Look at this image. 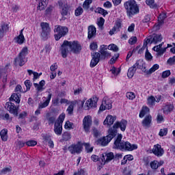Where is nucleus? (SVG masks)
I'll return each mask as SVG.
<instances>
[{"label":"nucleus","instance_id":"obj_44","mask_svg":"<svg viewBox=\"0 0 175 175\" xmlns=\"http://www.w3.org/2000/svg\"><path fill=\"white\" fill-rule=\"evenodd\" d=\"M107 49H108V50H111L112 51H114L115 53L118 51V46L114 44H109V46L107 47Z\"/></svg>","mask_w":175,"mask_h":175},{"label":"nucleus","instance_id":"obj_11","mask_svg":"<svg viewBox=\"0 0 175 175\" xmlns=\"http://www.w3.org/2000/svg\"><path fill=\"white\" fill-rule=\"evenodd\" d=\"M92 125V119L91 118V116H85L83 120V126L86 133H88V132H90V129H91Z\"/></svg>","mask_w":175,"mask_h":175},{"label":"nucleus","instance_id":"obj_15","mask_svg":"<svg viewBox=\"0 0 175 175\" xmlns=\"http://www.w3.org/2000/svg\"><path fill=\"white\" fill-rule=\"evenodd\" d=\"M107 46L106 45H101L100 47V53L103 59H106V58H110L111 57V54L107 51Z\"/></svg>","mask_w":175,"mask_h":175},{"label":"nucleus","instance_id":"obj_37","mask_svg":"<svg viewBox=\"0 0 175 175\" xmlns=\"http://www.w3.org/2000/svg\"><path fill=\"white\" fill-rule=\"evenodd\" d=\"M150 111V109L147 107H143L142 111L139 113V118H143L144 116Z\"/></svg>","mask_w":175,"mask_h":175},{"label":"nucleus","instance_id":"obj_6","mask_svg":"<svg viewBox=\"0 0 175 175\" xmlns=\"http://www.w3.org/2000/svg\"><path fill=\"white\" fill-rule=\"evenodd\" d=\"M55 40H59L63 36H65L68 32V27H62V26H57L55 28Z\"/></svg>","mask_w":175,"mask_h":175},{"label":"nucleus","instance_id":"obj_14","mask_svg":"<svg viewBox=\"0 0 175 175\" xmlns=\"http://www.w3.org/2000/svg\"><path fill=\"white\" fill-rule=\"evenodd\" d=\"M98 103V98L96 97L90 98L85 104V110H90L92 107H96V103Z\"/></svg>","mask_w":175,"mask_h":175},{"label":"nucleus","instance_id":"obj_1","mask_svg":"<svg viewBox=\"0 0 175 175\" xmlns=\"http://www.w3.org/2000/svg\"><path fill=\"white\" fill-rule=\"evenodd\" d=\"M70 51L74 54H79L81 51V45L77 41L64 40L60 47L62 57L66 58Z\"/></svg>","mask_w":175,"mask_h":175},{"label":"nucleus","instance_id":"obj_50","mask_svg":"<svg viewBox=\"0 0 175 175\" xmlns=\"http://www.w3.org/2000/svg\"><path fill=\"white\" fill-rule=\"evenodd\" d=\"M137 42V38L136 36H133L129 40V44L133 45Z\"/></svg>","mask_w":175,"mask_h":175},{"label":"nucleus","instance_id":"obj_21","mask_svg":"<svg viewBox=\"0 0 175 175\" xmlns=\"http://www.w3.org/2000/svg\"><path fill=\"white\" fill-rule=\"evenodd\" d=\"M88 38L92 39L96 36V28L94 25L88 27Z\"/></svg>","mask_w":175,"mask_h":175},{"label":"nucleus","instance_id":"obj_32","mask_svg":"<svg viewBox=\"0 0 175 175\" xmlns=\"http://www.w3.org/2000/svg\"><path fill=\"white\" fill-rule=\"evenodd\" d=\"M0 136L3 142H7L8 141V130L6 129L1 130L0 132Z\"/></svg>","mask_w":175,"mask_h":175},{"label":"nucleus","instance_id":"obj_24","mask_svg":"<svg viewBox=\"0 0 175 175\" xmlns=\"http://www.w3.org/2000/svg\"><path fill=\"white\" fill-rule=\"evenodd\" d=\"M54 132L58 136H61V135H62V124H61V123H55Z\"/></svg>","mask_w":175,"mask_h":175},{"label":"nucleus","instance_id":"obj_58","mask_svg":"<svg viewBox=\"0 0 175 175\" xmlns=\"http://www.w3.org/2000/svg\"><path fill=\"white\" fill-rule=\"evenodd\" d=\"M87 152H92L94 148L90 146V144H84Z\"/></svg>","mask_w":175,"mask_h":175},{"label":"nucleus","instance_id":"obj_2","mask_svg":"<svg viewBox=\"0 0 175 175\" xmlns=\"http://www.w3.org/2000/svg\"><path fill=\"white\" fill-rule=\"evenodd\" d=\"M113 148L126 151H133L137 148V146L132 145L129 142L122 141V135H118L113 144Z\"/></svg>","mask_w":175,"mask_h":175},{"label":"nucleus","instance_id":"obj_42","mask_svg":"<svg viewBox=\"0 0 175 175\" xmlns=\"http://www.w3.org/2000/svg\"><path fill=\"white\" fill-rule=\"evenodd\" d=\"M95 12L103 14V16H106V14H107V11L102 8H98L97 9H96Z\"/></svg>","mask_w":175,"mask_h":175},{"label":"nucleus","instance_id":"obj_52","mask_svg":"<svg viewBox=\"0 0 175 175\" xmlns=\"http://www.w3.org/2000/svg\"><path fill=\"white\" fill-rule=\"evenodd\" d=\"M25 85L27 88V91H29V90H31V87H32V83H31V81L26 80L25 81Z\"/></svg>","mask_w":175,"mask_h":175},{"label":"nucleus","instance_id":"obj_19","mask_svg":"<svg viewBox=\"0 0 175 175\" xmlns=\"http://www.w3.org/2000/svg\"><path fill=\"white\" fill-rule=\"evenodd\" d=\"M114 121H116V116L108 115L104 120L103 124L107 126H111L114 124Z\"/></svg>","mask_w":175,"mask_h":175},{"label":"nucleus","instance_id":"obj_39","mask_svg":"<svg viewBox=\"0 0 175 175\" xmlns=\"http://www.w3.org/2000/svg\"><path fill=\"white\" fill-rule=\"evenodd\" d=\"M18 55H21V57H23V58H25V56L28 55V47L23 48Z\"/></svg>","mask_w":175,"mask_h":175},{"label":"nucleus","instance_id":"obj_3","mask_svg":"<svg viewBox=\"0 0 175 175\" xmlns=\"http://www.w3.org/2000/svg\"><path fill=\"white\" fill-rule=\"evenodd\" d=\"M124 8L126 10V15L129 18H132L133 16L137 14L139 12V6L135 0H129L124 3Z\"/></svg>","mask_w":175,"mask_h":175},{"label":"nucleus","instance_id":"obj_23","mask_svg":"<svg viewBox=\"0 0 175 175\" xmlns=\"http://www.w3.org/2000/svg\"><path fill=\"white\" fill-rule=\"evenodd\" d=\"M46 85V81H44V80H42L41 81H40L39 83H34L33 85L36 90V91H38V92H42V91H44V85Z\"/></svg>","mask_w":175,"mask_h":175},{"label":"nucleus","instance_id":"obj_63","mask_svg":"<svg viewBox=\"0 0 175 175\" xmlns=\"http://www.w3.org/2000/svg\"><path fill=\"white\" fill-rule=\"evenodd\" d=\"M90 50H96L98 49V44L96 42H93L90 45Z\"/></svg>","mask_w":175,"mask_h":175},{"label":"nucleus","instance_id":"obj_25","mask_svg":"<svg viewBox=\"0 0 175 175\" xmlns=\"http://www.w3.org/2000/svg\"><path fill=\"white\" fill-rule=\"evenodd\" d=\"M159 69V65L154 64L152 66V67L150 70H147L146 68L142 69L144 73H146V75H151L155 72V70H158Z\"/></svg>","mask_w":175,"mask_h":175},{"label":"nucleus","instance_id":"obj_9","mask_svg":"<svg viewBox=\"0 0 175 175\" xmlns=\"http://www.w3.org/2000/svg\"><path fill=\"white\" fill-rule=\"evenodd\" d=\"M113 101L110 98H104L101 105L100 106L99 111H104V110H110L112 105Z\"/></svg>","mask_w":175,"mask_h":175},{"label":"nucleus","instance_id":"obj_8","mask_svg":"<svg viewBox=\"0 0 175 175\" xmlns=\"http://www.w3.org/2000/svg\"><path fill=\"white\" fill-rule=\"evenodd\" d=\"M126 125H128V121L126 120H122L120 122H116L112 128L109 129H112V131H116V136L117 135V129L118 128H120V131L124 132L125 129H126Z\"/></svg>","mask_w":175,"mask_h":175},{"label":"nucleus","instance_id":"obj_10","mask_svg":"<svg viewBox=\"0 0 175 175\" xmlns=\"http://www.w3.org/2000/svg\"><path fill=\"white\" fill-rule=\"evenodd\" d=\"M5 109L14 117H18V107H16L14 103L8 102L5 104Z\"/></svg>","mask_w":175,"mask_h":175},{"label":"nucleus","instance_id":"obj_20","mask_svg":"<svg viewBox=\"0 0 175 175\" xmlns=\"http://www.w3.org/2000/svg\"><path fill=\"white\" fill-rule=\"evenodd\" d=\"M152 121V118L151 116H146L144 119L142 120V124L144 128H150L151 126V122Z\"/></svg>","mask_w":175,"mask_h":175},{"label":"nucleus","instance_id":"obj_13","mask_svg":"<svg viewBox=\"0 0 175 175\" xmlns=\"http://www.w3.org/2000/svg\"><path fill=\"white\" fill-rule=\"evenodd\" d=\"M100 60V53L98 52L93 53L92 54V60L90 62V68H95L96 66L99 64Z\"/></svg>","mask_w":175,"mask_h":175},{"label":"nucleus","instance_id":"obj_45","mask_svg":"<svg viewBox=\"0 0 175 175\" xmlns=\"http://www.w3.org/2000/svg\"><path fill=\"white\" fill-rule=\"evenodd\" d=\"M70 133H64L62 135V141L63 142H68V140H70Z\"/></svg>","mask_w":175,"mask_h":175},{"label":"nucleus","instance_id":"obj_54","mask_svg":"<svg viewBox=\"0 0 175 175\" xmlns=\"http://www.w3.org/2000/svg\"><path fill=\"white\" fill-rule=\"evenodd\" d=\"M27 146L29 147H33V146H36L38 144V142L34 140H30L26 142Z\"/></svg>","mask_w":175,"mask_h":175},{"label":"nucleus","instance_id":"obj_64","mask_svg":"<svg viewBox=\"0 0 175 175\" xmlns=\"http://www.w3.org/2000/svg\"><path fill=\"white\" fill-rule=\"evenodd\" d=\"M85 171H84V170H82V169L74 174V175H85Z\"/></svg>","mask_w":175,"mask_h":175},{"label":"nucleus","instance_id":"obj_33","mask_svg":"<svg viewBox=\"0 0 175 175\" xmlns=\"http://www.w3.org/2000/svg\"><path fill=\"white\" fill-rule=\"evenodd\" d=\"M136 72V70L133 66L132 67L129 68L128 72H127V76L129 79H132L133 76H135V73Z\"/></svg>","mask_w":175,"mask_h":175},{"label":"nucleus","instance_id":"obj_49","mask_svg":"<svg viewBox=\"0 0 175 175\" xmlns=\"http://www.w3.org/2000/svg\"><path fill=\"white\" fill-rule=\"evenodd\" d=\"M145 58L146 59H147V61H151V59H152V55H151V53L148 52V49H146V51Z\"/></svg>","mask_w":175,"mask_h":175},{"label":"nucleus","instance_id":"obj_38","mask_svg":"<svg viewBox=\"0 0 175 175\" xmlns=\"http://www.w3.org/2000/svg\"><path fill=\"white\" fill-rule=\"evenodd\" d=\"M92 3V0H85L83 3V8L84 10L90 9V4Z\"/></svg>","mask_w":175,"mask_h":175},{"label":"nucleus","instance_id":"obj_4","mask_svg":"<svg viewBox=\"0 0 175 175\" xmlns=\"http://www.w3.org/2000/svg\"><path fill=\"white\" fill-rule=\"evenodd\" d=\"M108 133L109 134L106 137L98 139V141L96 142V144L105 147V146H107V144H109L111 140H113V137H116V130L109 129Z\"/></svg>","mask_w":175,"mask_h":175},{"label":"nucleus","instance_id":"obj_36","mask_svg":"<svg viewBox=\"0 0 175 175\" xmlns=\"http://www.w3.org/2000/svg\"><path fill=\"white\" fill-rule=\"evenodd\" d=\"M75 109V103L73 101L70 102V105L66 109V111L68 112V114L71 116V114H73V110Z\"/></svg>","mask_w":175,"mask_h":175},{"label":"nucleus","instance_id":"obj_40","mask_svg":"<svg viewBox=\"0 0 175 175\" xmlns=\"http://www.w3.org/2000/svg\"><path fill=\"white\" fill-rule=\"evenodd\" d=\"M159 166H161V165H159V163L157 161H153L150 162V167L154 170H157V169H158Z\"/></svg>","mask_w":175,"mask_h":175},{"label":"nucleus","instance_id":"obj_41","mask_svg":"<svg viewBox=\"0 0 175 175\" xmlns=\"http://www.w3.org/2000/svg\"><path fill=\"white\" fill-rule=\"evenodd\" d=\"M126 96L127 99H129L130 100H133V99L136 98V94H135L133 92H126Z\"/></svg>","mask_w":175,"mask_h":175},{"label":"nucleus","instance_id":"obj_60","mask_svg":"<svg viewBox=\"0 0 175 175\" xmlns=\"http://www.w3.org/2000/svg\"><path fill=\"white\" fill-rule=\"evenodd\" d=\"M103 24H105V19L103 18H100L97 22V25L100 28H102L103 27Z\"/></svg>","mask_w":175,"mask_h":175},{"label":"nucleus","instance_id":"obj_47","mask_svg":"<svg viewBox=\"0 0 175 175\" xmlns=\"http://www.w3.org/2000/svg\"><path fill=\"white\" fill-rule=\"evenodd\" d=\"M75 125L70 121H67L64 125L65 129H73Z\"/></svg>","mask_w":175,"mask_h":175},{"label":"nucleus","instance_id":"obj_18","mask_svg":"<svg viewBox=\"0 0 175 175\" xmlns=\"http://www.w3.org/2000/svg\"><path fill=\"white\" fill-rule=\"evenodd\" d=\"M103 165L106 163V162H110L112 159H114V153L113 152H109V153H105L102 158H101Z\"/></svg>","mask_w":175,"mask_h":175},{"label":"nucleus","instance_id":"obj_29","mask_svg":"<svg viewBox=\"0 0 175 175\" xmlns=\"http://www.w3.org/2000/svg\"><path fill=\"white\" fill-rule=\"evenodd\" d=\"M36 2L38 3V10H44V8H46V5L47 3V0H36Z\"/></svg>","mask_w":175,"mask_h":175},{"label":"nucleus","instance_id":"obj_16","mask_svg":"<svg viewBox=\"0 0 175 175\" xmlns=\"http://www.w3.org/2000/svg\"><path fill=\"white\" fill-rule=\"evenodd\" d=\"M153 154L156 155V157H162L163 155V149L161 148V145L156 144L154 146L152 150Z\"/></svg>","mask_w":175,"mask_h":175},{"label":"nucleus","instance_id":"obj_55","mask_svg":"<svg viewBox=\"0 0 175 175\" xmlns=\"http://www.w3.org/2000/svg\"><path fill=\"white\" fill-rule=\"evenodd\" d=\"M159 136H166V135H167V129L166 128L165 129H161L160 130V132L159 133Z\"/></svg>","mask_w":175,"mask_h":175},{"label":"nucleus","instance_id":"obj_46","mask_svg":"<svg viewBox=\"0 0 175 175\" xmlns=\"http://www.w3.org/2000/svg\"><path fill=\"white\" fill-rule=\"evenodd\" d=\"M148 105H149V106H154V105H155L154 96H150L148 98Z\"/></svg>","mask_w":175,"mask_h":175},{"label":"nucleus","instance_id":"obj_17","mask_svg":"<svg viewBox=\"0 0 175 175\" xmlns=\"http://www.w3.org/2000/svg\"><path fill=\"white\" fill-rule=\"evenodd\" d=\"M23 31L24 29H21L20 31L19 35L14 38L15 43H18V44H23L25 42V38L23 33Z\"/></svg>","mask_w":175,"mask_h":175},{"label":"nucleus","instance_id":"obj_62","mask_svg":"<svg viewBox=\"0 0 175 175\" xmlns=\"http://www.w3.org/2000/svg\"><path fill=\"white\" fill-rule=\"evenodd\" d=\"M49 101L45 100V102H44L42 104H40L38 107H40V109H44V107H47V106H49Z\"/></svg>","mask_w":175,"mask_h":175},{"label":"nucleus","instance_id":"obj_53","mask_svg":"<svg viewBox=\"0 0 175 175\" xmlns=\"http://www.w3.org/2000/svg\"><path fill=\"white\" fill-rule=\"evenodd\" d=\"M44 143H49L51 140V136L49 135H42Z\"/></svg>","mask_w":175,"mask_h":175},{"label":"nucleus","instance_id":"obj_27","mask_svg":"<svg viewBox=\"0 0 175 175\" xmlns=\"http://www.w3.org/2000/svg\"><path fill=\"white\" fill-rule=\"evenodd\" d=\"M162 35L161 34H153L152 36V42L153 44H157V43L162 42Z\"/></svg>","mask_w":175,"mask_h":175},{"label":"nucleus","instance_id":"obj_56","mask_svg":"<svg viewBox=\"0 0 175 175\" xmlns=\"http://www.w3.org/2000/svg\"><path fill=\"white\" fill-rule=\"evenodd\" d=\"M83 12L84 10L81 7H79L76 10H75V16H81V14H83Z\"/></svg>","mask_w":175,"mask_h":175},{"label":"nucleus","instance_id":"obj_31","mask_svg":"<svg viewBox=\"0 0 175 175\" xmlns=\"http://www.w3.org/2000/svg\"><path fill=\"white\" fill-rule=\"evenodd\" d=\"M21 96V94H20V93H14L10 97V100L12 102H16V103H20Z\"/></svg>","mask_w":175,"mask_h":175},{"label":"nucleus","instance_id":"obj_5","mask_svg":"<svg viewBox=\"0 0 175 175\" xmlns=\"http://www.w3.org/2000/svg\"><path fill=\"white\" fill-rule=\"evenodd\" d=\"M61 15L63 18H66L69 16V5H68V1L66 0H59L58 1Z\"/></svg>","mask_w":175,"mask_h":175},{"label":"nucleus","instance_id":"obj_12","mask_svg":"<svg viewBox=\"0 0 175 175\" xmlns=\"http://www.w3.org/2000/svg\"><path fill=\"white\" fill-rule=\"evenodd\" d=\"M83 145L81 143L78 142L77 144H72L68 147V150L71 154H80L81 152Z\"/></svg>","mask_w":175,"mask_h":175},{"label":"nucleus","instance_id":"obj_7","mask_svg":"<svg viewBox=\"0 0 175 175\" xmlns=\"http://www.w3.org/2000/svg\"><path fill=\"white\" fill-rule=\"evenodd\" d=\"M40 27L42 28L41 37L43 40H47L50 38L51 29L49 23H41Z\"/></svg>","mask_w":175,"mask_h":175},{"label":"nucleus","instance_id":"obj_22","mask_svg":"<svg viewBox=\"0 0 175 175\" xmlns=\"http://www.w3.org/2000/svg\"><path fill=\"white\" fill-rule=\"evenodd\" d=\"M163 44V42H162L161 44H159L157 46H155L152 49V50H154V51H157V52L158 55H163V54L164 53H165L166 49H167L166 47L161 48V47H162Z\"/></svg>","mask_w":175,"mask_h":175},{"label":"nucleus","instance_id":"obj_35","mask_svg":"<svg viewBox=\"0 0 175 175\" xmlns=\"http://www.w3.org/2000/svg\"><path fill=\"white\" fill-rule=\"evenodd\" d=\"M9 25L8 23H3L0 26V31L6 33V32L9 31Z\"/></svg>","mask_w":175,"mask_h":175},{"label":"nucleus","instance_id":"obj_34","mask_svg":"<svg viewBox=\"0 0 175 175\" xmlns=\"http://www.w3.org/2000/svg\"><path fill=\"white\" fill-rule=\"evenodd\" d=\"M166 17H167V16H166V13L163 12V13L160 14V15L159 16V18H158L159 25H162V24L163 23V21H165V18H166Z\"/></svg>","mask_w":175,"mask_h":175},{"label":"nucleus","instance_id":"obj_61","mask_svg":"<svg viewBox=\"0 0 175 175\" xmlns=\"http://www.w3.org/2000/svg\"><path fill=\"white\" fill-rule=\"evenodd\" d=\"M174 62H175V56H173L172 57H170L167 61V63L168 64V65H174Z\"/></svg>","mask_w":175,"mask_h":175},{"label":"nucleus","instance_id":"obj_43","mask_svg":"<svg viewBox=\"0 0 175 175\" xmlns=\"http://www.w3.org/2000/svg\"><path fill=\"white\" fill-rule=\"evenodd\" d=\"M10 172H12V167H5L0 171V175H5L9 174Z\"/></svg>","mask_w":175,"mask_h":175},{"label":"nucleus","instance_id":"obj_48","mask_svg":"<svg viewBox=\"0 0 175 175\" xmlns=\"http://www.w3.org/2000/svg\"><path fill=\"white\" fill-rule=\"evenodd\" d=\"M146 4L148 5V6H150V8H155V6H157L155 5V1L154 0H146Z\"/></svg>","mask_w":175,"mask_h":175},{"label":"nucleus","instance_id":"obj_51","mask_svg":"<svg viewBox=\"0 0 175 175\" xmlns=\"http://www.w3.org/2000/svg\"><path fill=\"white\" fill-rule=\"evenodd\" d=\"M171 74L172 72H170V70H169L163 71L162 73L161 77L163 79H166L167 77H169Z\"/></svg>","mask_w":175,"mask_h":175},{"label":"nucleus","instance_id":"obj_30","mask_svg":"<svg viewBox=\"0 0 175 175\" xmlns=\"http://www.w3.org/2000/svg\"><path fill=\"white\" fill-rule=\"evenodd\" d=\"M133 66L135 68L136 70H137V69H141L142 72L143 69H146V66H144V63H143V62L140 60L137 61Z\"/></svg>","mask_w":175,"mask_h":175},{"label":"nucleus","instance_id":"obj_57","mask_svg":"<svg viewBox=\"0 0 175 175\" xmlns=\"http://www.w3.org/2000/svg\"><path fill=\"white\" fill-rule=\"evenodd\" d=\"M64 120H65V114L64 113H62L59 116V120L57 122H59V124L62 125V122H64Z\"/></svg>","mask_w":175,"mask_h":175},{"label":"nucleus","instance_id":"obj_59","mask_svg":"<svg viewBox=\"0 0 175 175\" xmlns=\"http://www.w3.org/2000/svg\"><path fill=\"white\" fill-rule=\"evenodd\" d=\"M111 72L112 75H114L115 76H117V75H119L120 72H121L120 70H117V68H116L115 67H113L111 69Z\"/></svg>","mask_w":175,"mask_h":175},{"label":"nucleus","instance_id":"obj_26","mask_svg":"<svg viewBox=\"0 0 175 175\" xmlns=\"http://www.w3.org/2000/svg\"><path fill=\"white\" fill-rule=\"evenodd\" d=\"M15 65H19L23 66L25 64V57L21 56L20 55H18L14 59Z\"/></svg>","mask_w":175,"mask_h":175},{"label":"nucleus","instance_id":"obj_28","mask_svg":"<svg viewBox=\"0 0 175 175\" xmlns=\"http://www.w3.org/2000/svg\"><path fill=\"white\" fill-rule=\"evenodd\" d=\"M174 109L173 105H166L163 108V112L164 114H170Z\"/></svg>","mask_w":175,"mask_h":175}]
</instances>
